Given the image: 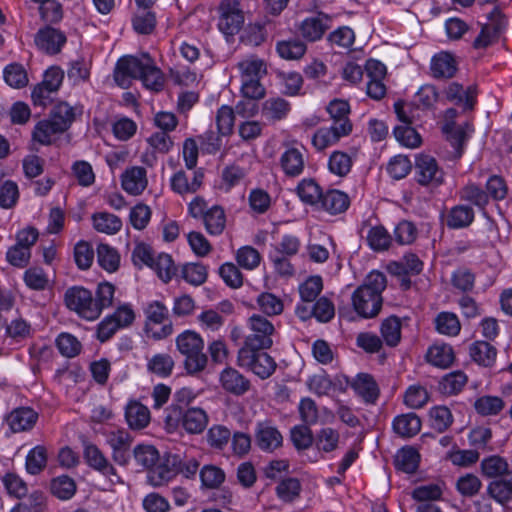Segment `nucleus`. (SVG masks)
<instances>
[{
  "label": "nucleus",
  "instance_id": "1",
  "mask_svg": "<svg viewBox=\"0 0 512 512\" xmlns=\"http://www.w3.org/2000/svg\"><path fill=\"white\" fill-rule=\"evenodd\" d=\"M386 286V276L382 272L369 273L351 296L355 312L362 318L376 317L382 308V292Z\"/></svg>",
  "mask_w": 512,
  "mask_h": 512
},
{
  "label": "nucleus",
  "instance_id": "2",
  "mask_svg": "<svg viewBox=\"0 0 512 512\" xmlns=\"http://www.w3.org/2000/svg\"><path fill=\"white\" fill-rule=\"evenodd\" d=\"M178 351L185 356L184 366L189 374H196L205 369L207 356L203 352L204 341L199 334L186 330L176 338Z\"/></svg>",
  "mask_w": 512,
  "mask_h": 512
},
{
  "label": "nucleus",
  "instance_id": "3",
  "mask_svg": "<svg viewBox=\"0 0 512 512\" xmlns=\"http://www.w3.org/2000/svg\"><path fill=\"white\" fill-rule=\"evenodd\" d=\"M265 349L240 348L237 357L238 365L248 368L261 379L269 378L276 369V362L269 354L262 351Z\"/></svg>",
  "mask_w": 512,
  "mask_h": 512
},
{
  "label": "nucleus",
  "instance_id": "4",
  "mask_svg": "<svg viewBox=\"0 0 512 512\" xmlns=\"http://www.w3.org/2000/svg\"><path fill=\"white\" fill-rule=\"evenodd\" d=\"M66 306L87 320L99 317V308L94 303L92 293L82 287H72L65 292Z\"/></svg>",
  "mask_w": 512,
  "mask_h": 512
},
{
  "label": "nucleus",
  "instance_id": "5",
  "mask_svg": "<svg viewBox=\"0 0 512 512\" xmlns=\"http://www.w3.org/2000/svg\"><path fill=\"white\" fill-rule=\"evenodd\" d=\"M251 333L246 336L244 346L248 348H271L274 325L264 316L253 314L248 319Z\"/></svg>",
  "mask_w": 512,
  "mask_h": 512
},
{
  "label": "nucleus",
  "instance_id": "6",
  "mask_svg": "<svg viewBox=\"0 0 512 512\" xmlns=\"http://www.w3.org/2000/svg\"><path fill=\"white\" fill-rule=\"evenodd\" d=\"M146 57H150L149 54L144 53L141 57L128 55L120 58L114 70L115 82L122 88H128L131 85V79H140L146 67Z\"/></svg>",
  "mask_w": 512,
  "mask_h": 512
},
{
  "label": "nucleus",
  "instance_id": "7",
  "mask_svg": "<svg viewBox=\"0 0 512 512\" xmlns=\"http://www.w3.org/2000/svg\"><path fill=\"white\" fill-rule=\"evenodd\" d=\"M219 29L227 36L237 34L244 23V14L238 0H222L219 5Z\"/></svg>",
  "mask_w": 512,
  "mask_h": 512
},
{
  "label": "nucleus",
  "instance_id": "8",
  "mask_svg": "<svg viewBox=\"0 0 512 512\" xmlns=\"http://www.w3.org/2000/svg\"><path fill=\"white\" fill-rule=\"evenodd\" d=\"M83 456L89 467L107 477L112 485L121 484V477L102 451L93 443L84 441Z\"/></svg>",
  "mask_w": 512,
  "mask_h": 512
},
{
  "label": "nucleus",
  "instance_id": "9",
  "mask_svg": "<svg viewBox=\"0 0 512 512\" xmlns=\"http://www.w3.org/2000/svg\"><path fill=\"white\" fill-rule=\"evenodd\" d=\"M415 177L422 186L437 187L444 181V172L434 157L420 154L415 161Z\"/></svg>",
  "mask_w": 512,
  "mask_h": 512
},
{
  "label": "nucleus",
  "instance_id": "10",
  "mask_svg": "<svg viewBox=\"0 0 512 512\" xmlns=\"http://www.w3.org/2000/svg\"><path fill=\"white\" fill-rule=\"evenodd\" d=\"M506 27V19L498 8L489 14V21L482 26L480 34L475 38L473 46L476 49L486 48L498 39Z\"/></svg>",
  "mask_w": 512,
  "mask_h": 512
},
{
  "label": "nucleus",
  "instance_id": "11",
  "mask_svg": "<svg viewBox=\"0 0 512 512\" xmlns=\"http://www.w3.org/2000/svg\"><path fill=\"white\" fill-rule=\"evenodd\" d=\"M254 439L256 446L264 452H273L280 448L283 443L282 434L269 421L257 423Z\"/></svg>",
  "mask_w": 512,
  "mask_h": 512
},
{
  "label": "nucleus",
  "instance_id": "12",
  "mask_svg": "<svg viewBox=\"0 0 512 512\" xmlns=\"http://www.w3.org/2000/svg\"><path fill=\"white\" fill-rule=\"evenodd\" d=\"M458 112L454 108L445 111L446 124L443 126V132L446 134L447 140L454 148V158H460L463 153L464 144L468 138V134L463 126H457L454 122Z\"/></svg>",
  "mask_w": 512,
  "mask_h": 512
},
{
  "label": "nucleus",
  "instance_id": "13",
  "mask_svg": "<svg viewBox=\"0 0 512 512\" xmlns=\"http://www.w3.org/2000/svg\"><path fill=\"white\" fill-rule=\"evenodd\" d=\"M177 474V458L168 456L149 470L148 481L151 485L158 487L167 484Z\"/></svg>",
  "mask_w": 512,
  "mask_h": 512
},
{
  "label": "nucleus",
  "instance_id": "14",
  "mask_svg": "<svg viewBox=\"0 0 512 512\" xmlns=\"http://www.w3.org/2000/svg\"><path fill=\"white\" fill-rule=\"evenodd\" d=\"M35 43L39 49L54 55L59 53L66 43V36L60 30L47 26L37 32Z\"/></svg>",
  "mask_w": 512,
  "mask_h": 512
},
{
  "label": "nucleus",
  "instance_id": "15",
  "mask_svg": "<svg viewBox=\"0 0 512 512\" xmlns=\"http://www.w3.org/2000/svg\"><path fill=\"white\" fill-rule=\"evenodd\" d=\"M350 134V126L347 122L338 126H331L329 128H320L316 131L312 138L314 147L318 150H324L339 141L343 136Z\"/></svg>",
  "mask_w": 512,
  "mask_h": 512
},
{
  "label": "nucleus",
  "instance_id": "16",
  "mask_svg": "<svg viewBox=\"0 0 512 512\" xmlns=\"http://www.w3.org/2000/svg\"><path fill=\"white\" fill-rule=\"evenodd\" d=\"M220 382L224 390L236 396L244 395L250 389V381L232 367L221 372Z\"/></svg>",
  "mask_w": 512,
  "mask_h": 512
},
{
  "label": "nucleus",
  "instance_id": "17",
  "mask_svg": "<svg viewBox=\"0 0 512 512\" xmlns=\"http://www.w3.org/2000/svg\"><path fill=\"white\" fill-rule=\"evenodd\" d=\"M476 87L469 86L464 89L463 86L457 82H452L445 90V96L448 101L454 102L457 105H462L465 110H472L476 102Z\"/></svg>",
  "mask_w": 512,
  "mask_h": 512
},
{
  "label": "nucleus",
  "instance_id": "18",
  "mask_svg": "<svg viewBox=\"0 0 512 512\" xmlns=\"http://www.w3.org/2000/svg\"><path fill=\"white\" fill-rule=\"evenodd\" d=\"M122 188L131 195L141 194L147 187L146 170L143 167L135 166L127 169L122 174Z\"/></svg>",
  "mask_w": 512,
  "mask_h": 512
},
{
  "label": "nucleus",
  "instance_id": "19",
  "mask_svg": "<svg viewBox=\"0 0 512 512\" xmlns=\"http://www.w3.org/2000/svg\"><path fill=\"white\" fill-rule=\"evenodd\" d=\"M38 419V414L31 408L22 407L13 410L6 418L10 429L22 432L31 429Z\"/></svg>",
  "mask_w": 512,
  "mask_h": 512
},
{
  "label": "nucleus",
  "instance_id": "20",
  "mask_svg": "<svg viewBox=\"0 0 512 512\" xmlns=\"http://www.w3.org/2000/svg\"><path fill=\"white\" fill-rule=\"evenodd\" d=\"M330 22L331 18L328 15L319 13L317 16L307 18L302 22L301 34L309 41H316L330 28Z\"/></svg>",
  "mask_w": 512,
  "mask_h": 512
},
{
  "label": "nucleus",
  "instance_id": "21",
  "mask_svg": "<svg viewBox=\"0 0 512 512\" xmlns=\"http://www.w3.org/2000/svg\"><path fill=\"white\" fill-rule=\"evenodd\" d=\"M125 418L131 429L141 430L150 423V411L139 401L132 400L125 408Z\"/></svg>",
  "mask_w": 512,
  "mask_h": 512
},
{
  "label": "nucleus",
  "instance_id": "22",
  "mask_svg": "<svg viewBox=\"0 0 512 512\" xmlns=\"http://www.w3.org/2000/svg\"><path fill=\"white\" fill-rule=\"evenodd\" d=\"M204 173L202 170L193 172V178L188 180L184 171H178L171 179V188L178 194L195 193L202 185Z\"/></svg>",
  "mask_w": 512,
  "mask_h": 512
},
{
  "label": "nucleus",
  "instance_id": "23",
  "mask_svg": "<svg viewBox=\"0 0 512 512\" xmlns=\"http://www.w3.org/2000/svg\"><path fill=\"white\" fill-rule=\"evenodd\" d=\"M431 71L435 78H452L457 72V63L454 56L448 52L435 55L431 61Z\"/></svg>",
  "mask_w": 512,
  "mask_h": 512
},
{
  "label": "nucleus",
  "instance_id": "24",
  "mask_svg": "<svg viewBox=\"0 0 512 512\" xmlns=\"http://www.w3.org/2000/svg\"><path fill=\"white\" fill-rule=\"evenodd\" d=\"M351 386L357 395L368 404H374L379 397L378 385L369 374H359L353 380Z\"/></svg>",
  "mask_w": 512,
  "mask_h": 512
},
{
  "label": "nucleus",
  "instance_id": "25",
  "mask_svg": "<svg viewBox=\"0 0 512 512\" xmlns=\"http://www.w3.org/2000/svg\"><path fill=\"white\" fill-rule=\"evenodd\" d=\"M280 165L285 175L299 176L305 165L303 153L294 147L287 148L280 157Z\"/></svg>",
  "mask_w": 512,
  "mask_h": 512
},
{
  "label": "nucleus",
  "instance_id": "26",
  "mask_svg": "<svg viewBox=\"0 0 512 512\" xmlns=\"http://www.w3.org/2000/svg\"><path fill=\"white\" fill-rule=\"evenodd\" d=\"M487 493L500 504L509 502L512 499V471L490 482Z\"/></svg>",
  "mask_w": 512,
  "mask_h": 512
},
{
  "label": "nucleus",
  "instance_id": "27",
  "mask_svg": "<svg viewBox=\"0 0 512 512\" xmlns=\"http://www.w3.org/2000/svg\"><path fill=\"white\" fill-rule=\"evenodd\" d=\"M321 206L330 214H339L346 211L350 205L348 195L339 190H329L322 194Z\"/></svg>",
  "mask_w": 512,
  "mask_h": 512
},
{
  "label": "nucleus",
  "instance_id": "28",
  "mask_svg": "<svg viewBox=\"0 0 512 512\" xmlns=\"http://www.w3.org/2000/svg\"><path fill=\"white\" fill-rule=\"evenodd\" d=\"M474 220V210L467 205H456L446 216V225L451 229L466 228Z\"/></svg>",
  "mask_w": 512,
  "mask_h": 512
},
{
  "label": "nucleus",
  "instance_id": "29",
  "mask_svg": "<svg viewBox=\"0 0 512 512\" xmlns=\"http://www.w3.org/2000/svg\"><path fill=\"white\" fill-rule=\"evenodd\" d=\"M471 358L484 367H490L494 364L497 356V350L487 341H476L470 348Z\"/></svg>",
  "mask_w": 512,
  "mask_h": 512
},
{
  "label": "nucleus",
  "instance_id": "30",
  "mask_svg": "<svg viewBox=\"0 0 512 512\" xmlns=\"http://www.w3.org/2000/svg\"><path fill=\"white\" fill-rule=\"evenodd\" d=\"M208 424V416L201 408H188L185 411L183 428L189 434L202 433Z\"/></svg>",
  "mask_w": 512,
  "mask_h": 512
},
{
  "label": "nucleus",
  "instance_id": "31",
  "mask_svg": "<svg viewBox=\"0 0 512 512\" xmlns=\"http://www.w3.org/2000/svg\"><path fill=\"white\" fill-rule=\"evenodd\" d=\"M395 433L404 438H410L419 433L421 429V420L414 413L400 415L393 422Z\"/></svg>",
  "mask_w": 512,
  "mask_h": 512
},
{
  "label": "nucleus",
  "instance_id": "32",
  "mask_svg": "<svg viewBox=\"0 0 512 512\" xmlns=\"http://www.w3.org/2000/svg\"><path fill=\"white\" fill-rule=\"evenodd\" d=\"M63 132L61 124L54 123L49 118L41 120L36 124L32 132V138L41 145H50L52 143V137Z\"/></svg>",
  "mask_w": 512,
  "mask_h": 512
},
{
  "label": "nucleus",
  "instance_id": "33",
  "mask_svg": "<svg viewBox=\"0 0 512 512\" xmlns=\"http://www.w3.org/2000/svg\"><path fill=\"white\" fill-rule=\"evenodd\" d=\"M206 231L210 235H220L226 225L225 211L221 206L215 205L208 209L203 217Z\"/></svg>",
  "mask_w": 512,
  "mask_h": 512
},
{
  "label": "nucleus",
  "instance_id": "34",
  "mask_svg": "<svg viewBox=\"0 0 512 512\" xmlns=\"http://www.w3.org/2000/svg\"><path fill=\"white\" fill-rule=\"evenodd\" d=\"M481 472L487 478H500L510 473L507 461L499 455L484 458L480 464Z\"/></svg>",
  "mask_w": 512,
  "mask_h": 512
},
{
  "label": "nucleus",
  "instance_id": "35",
  "mask_svg": "<svg viewBox=\"0 0 512 512\" xmlns=\"http://www.w3.org/2000/svg\"><path fill=\"white\" fill-rule=\"evenodd\" d=\"M140 80L144 86L150 90L158 92L163 89V73L158 67H156L151 57H146V67L141 74Z\"/></svg>",
  "mask_w": 512,
  "mask_h": 512
},
{
  "label": "nucleus",
  "instance_id": "36",
  "mask_svg": "<svg viewBox=\"0 0 512 512\" xmlns=\"http://www.w3.org/2000/svg\"><path fill=\"white\" fill-rule=\"evenodd\" d=\"M420 455L413 447H404L400 449L395 456V466L397 469L411 474L414 473L419 465Z\"/></svg>",
  "mask_w": 512,
  "mask_h": 512
},
{
  "label": "nucleus",
  "instance_id": "37",
  "mask_svg": "<svg viewBox=\"0 0 512 512\" xmlns=\"http://www.w3.org/2000/svg\"><path fill=\"white\" fill-rule=\"evenodd\" d=\"M94 228L101 233L115 234L122 227V221L119 217L108 212L95 213L92 216Z\"/></svg>",
  "mask_w": 512,
  "mask_h": 512
},
{
  "label": "nucleus",
  "instance_id": "38",
  "mask_svg": "<svg viewBox=\"0 0 512 512\" xmlns=\"http://www.w3.org/2000/svg\"><path fill=\"white\" fill-rule=\"evenodd\" d=\"M301 490V482L295 477L282 479L275 488L276 495L283 502H293L300 496Z\"/></svg>",
  "mask_w": 512,
  "mask_h": 512
},
{
  "label": "nucleus",
  "instance_id": "39",
  "mask_svg": "<svg viewBox=\"0 0 512 512\" xmlns=\"http://www.w3.org/2000/svg\"><path fill=\"white\" fill-rule=\"evenodd\" d=\"M427 360L432 365L446 368L453 363V349L448 344L434 345L427 352Z\"/></svg>",
  "mask_w": 512,
  "mask_h": 512
},
{
  "label": "nucleus",
  "instance_id": "40",
  "mask_svg": "<svg viewBox=\"0 0 512 512\" xmlns=\"http://www.w3.org/2000/svg\"><path fill=\"white\" fill-rule=\"evenodd\" d=\"M459 196L461 200L472 203L481 210H485V207L489 203L488 194L474 183H468L461 188Z\"/></svg>",
  "mask_w": 512,
  "mask_h": 512
},
{
  "label": "nucleus",
  "instance_id": "41",
  "mask_svg": "<svg viewBox=\"0 0 512 512\" xmlns=\"http://www.w3.org/2000/svg\"><path fill=\"white\" fill-rule=\"evenodd\" d=\"M339 433L331 427L322 428L315 436L314 443L319 451L330 453L338 447Z\"/></svg>",
  "mask_w": 512,
  "mask_h": 512
},
{
  "label": "nucleus",
  "instance_id": "42",
  "mask_svg": "<svg viewBox=\"0 0 512 512\" xmlns=\"http://www.w3.org/2000/svg\"><path fill=\"white\" fill-rule=\"evenodd\" d=\"M174 361L169 354H156L148 360L147 370L159 377H167L172 373Z\"/></svg>",
  "mask_w": 512,
  "mask_h": 512
},
{
  "label": "nucleus",
  "instance_id": "43",
  "mask_svg": "<svg viewBox=\"0 0 512 512\" xmlns=\"http://www.w3.org/2000/svg\"><path fill=\"white\" fill-rule=\"evenodd\" d=\"M436 330L444 335L456 336L461 330L458 317L451 312H441L435 319Z\"/></svg>",
  "mask_w": 512,
  "mask_h": 512
},
{
  "label": "nucleus",
  "instance_id": "44",
  "mask_svg": "<svg viewBox=\"0 0 512 512\" xmlns=\"http://www.w3.org/2000/svg\"><path fill=\"white\" fill-rule=\"evenodd\" d=\"M153 269L158 277L165 283L169 282L176 273V267L172 260V257L166 253H160L155 256Z\"/></svg>",
  "mask_w": 512,
  "mask_h": 512
},
{
  "label": "nucleus",
  "instance_id": "45",
  "mask_svg": "<svg viewBox=\"0 0 512 512\" xmlns=\"http://www.w3.org/2000/svg\"><path fill=\"white\" fill-rule=\"evenodd\" d=\"M238 66L241 70L242 80H260L261 77L267 73L265 62L257 58L243 60L238 64Z\"/></svg>",
  "mask_w": 512,
  "mask_h": 512
},
{
  "label": "nucleus",
  "instance_id": "46",
  "mask_svg": "<svg viewBox=\"0 0 512 512\" xmlns=\"http://www.w3.org/2000/svg\"><path fill=\"white\" fill-rule=\"evenodd\" d=\"M297 194L300 199L310 205L320 202L322 191L313 179L302 180L297 187Z\"/></svg>",
  "mask_w": 512,
  "mask_h": 512
},
{
  "label": "nucleus",
  "instance_id": "47",
  "mask_svg": "<svg viewBox=\"0 0 512 512\" xmlns=\"http://www.w3.org/2000/svg\"><path fill=\"white\" fill-rule=\"evenodd\" d=\"M183 279L194 286L202 285L208 276L207 267L202 263H187L182 267Z\"/></svg>",
  "mask_w": 512,
  "mask_h": 512
},
{
  "label": "nucleus",
  "instance_id": "48",
  "mask_svg": "<svg viewBox=\"0 0 512 512\" xmlns=\"http://www.w3.org/2000/svg\"><path fill=\"white\" fill-rule=\"evenodd\" d=\"M474 408L483 416L496 415L504 408V401L498 396L485 395L475 401Z\"/></svg>",
  "mask_w": 512,
  "mask_h": 512
},
{
  "label": "nucleus",
  "instance_id": "49",
  "mask_svg": "<svg viewBox=\"0 0 512 512\" xmlns=\"http://www.w3.org/2000/svg\"><path fill=\"white\" fill-rule=\"evenodd\" d=\"M133 453L137 463L148 470L160 461L159 452L151 445H138Z\"/></svg>",
  "mask_w": 512,
  "mask_h": 512
},
{
  "label": "nucleus",
  "instance_id": "50",
  "mask_svg": "<svg viewBox=\"0 0 512 512\" xmlns=\"http://www.w3.org/2000/svg\"><path fill=\"white\" fill-rule=\"evenodd\" d=\"M289 111V103L282 98H270L263 104L262 113L267 119L280 120Z\"/></svg>",
  "mask_w": 512,
  "mask_h": 512
},
{
  "label": "nucleus",
  "instance_id": "51",
  "mask_svg": "<svg viewBox=\"0 0 512 512\" xmlns=\"http://www.w3.org/2000/svg\"><path fill=\"white\" fill-rule=\"evenodd\" d=\"M47 463V450L44 446L34 447L26 457V469L28 473L36 475L40 473Z\"/></svg>",
  "mask_w": 512,
  "mask_h": 512
},
{
  "label": "nucleus",
  "instance_id": "52",
  "mask_svg": "<svg viewBox=\"0 0 512 512\" xmlns=\"http://www.w3.org/2000/svg\"><path fill=\"white\" fill-rule=\"evenodd\" d=\"M305 51V44L299 40L280 41L277 44V52L283 59H300L305 54Z\"/></svg>",
  "mask_w": 512,
  "mask_h": 512
},
{
  "label": "nucleus",
  "instance_id": "53",
  "mask_svg": "<svg viewBox=\"0 0 512 512\" xmlns=\"http://www.w3.org/2000/svg\"><path fill=\"white\" fill-rule=\"evenodd\" d=\"M381 334L387 345L396 346L401 338L400 320L395 316L384 320L381 325Z\"/></svg>",
  "mask_w": 512,
  "mask_h": 512
},
{
  "label": "nucleus",
  "instance_id": "54",
  "mask_svg": "<svg viewBox=\"0 0 512 512\" xmlns=\"http://www.w3.org/2000/svg\"><path fill=\"white\" fill-rule=\"evenodd\" d=\"M429 416L432 428L440 433L446 431L453 421L451 411L445 406L432 408Z\"/></svg>",
  "mask_w": 512,
  "mask_h": 512
},
{
  "label": "nucleus",
  "instance_id": "55",
  "mask_svg": "<svg viewBox=\"0 0 512 512\" xmlns=\"http://www.w3.org/2000/svg\"><path fill=\"white\" fill-rule=\"evenodd\" d=\"M50 489L57 498L67 500L75 494L76 484L72 478L61 476L52 480Z\"/></svg>",
  "mask_w": 512,
  "mask_h": 512
},
{
  "label": "nucleus",
  "instance_id": "56",
  "mask_svg": "<svg viewBox=\"0 0 512 512\" xmlns=\"http://www.w3.org/2000/svg\"><path fill=\"white\" fill-rule=\"evenodd\" d=\"M327 111L334 121L333 126H338L347 122L350 126V132L352 131V124L348 118L350 106L347 101L335 99L329 103Z\"/></svg>",
  "mask_w": 512,
  "mask_h": 512
},
{
  "label": "nucleus",
  "instance_id": "57",
  "mask_svg": "<svg viewBox=\"0 0 512 512\" xmlns=\"http://www.w3.org/2000/svg\"><path fill=\"white\" fill-rule=\"evenodd\" d=\"M97 260L99 265L109 272L117 270L119 255L117 251L107 244H100L97 248Z\"/></svg>",
  "mask_w": 512,
  "mask_h": 512
},
{
  "label": "nucleus",
  "instance_id": "58",
  "mask_svg": "<svg viewBox=\"0 0 512 512\" xmlns=\"http://www.w3.org/2000/svg\"><path fill=\"white\" fill-rule=\"evenodd\" d=\"M50 119L54 123L61 124V127H63V131L65 132L75 120L74 108L65 102L59 103L53 108L50 114Z\"/></svg>",
  "mask_w": 512,
  "mask_h": 512
},
{
  "label": "nucleus",
  "instance_id": "59",
  "mask_svg": "<svg viewBox=\"0 0 512 512\" xmlns=\"http://www.w3.org/2000/svg\"><path fill=\"white\" fill-rule=\"evenodd\" d=\"M261 311L268 316L279 315L283 312L284 305L280 298L272 293H262L257 298Z\"/></svg>",
  "mask_w": 512,
  "mask_h": 512
},
{
  "label": "nucleus",
  "instance_id": "60",
  "mask_svg": "<svg viewBox=\"0 0 512 512\" xmlns=\"http://www.w3.org/2000/svg\"><path fill=\"white\" fill-rule=\"evenodd\" d=\"M291 441L297 450H306L314 443L311 429L307 425H298L291 429Z\"/></svg>",
  "mask_w": 512,
  "mask_h": 512
},
{
  "label": "nucleus",
  "instance_id": "61",
  "mask_svg": "<svg viewBox=\"0 0 512 512\" xmlns=\"http://www.w3.org/2000/svg\"><path fill=\"white\" fill-rule=\"evenodd\" d=\"M4 79L9 86L14 88L25 87L28 83L27 73L20 64L8 65L4 70Z\"/></svg>",
  "mask_w": 512,
  "mask_h": 512
},
{
  "label": "nucleus",
  "instance_id": "62",
  "mask_svg": "<svg viewBox=\"0 0 512 512\" xmlns=\"http://www.w3.org/2000/svg\"><path fill=\"white\" fill-rule=\"evenodd\" d=\"M60 353L68 358L77 356L81 351V343L72 334L62 333L56 340Z\"/></svg>",
  "mask_w": 512,
  "mask_h": 512
},
{
  "label": "nucleus",
  "instance_id": "63",
  "mask_svg": "<svg viewBox=\"0 0 512 512\" xmlns=\"http://www.w3.org/2000/svg\"><path fill=\"white\" fill-rule=\"evenodd\" d=\"M369 246L375 251L386 250L391 241V237L382 226L372 227L367 235Z\"/></svg>",
  "mask_w": 512,
  "mask_h": 512
},
{
  "label": "nucleus",
  "instance_id": "64",
  "mask_svg": "<svg viewBox=\"0 0 512 512\" xmlns=\"http://www.w3.org/2000/svg\"><path fill=\"white\" fill-rule=\"evenodd\" d=\"M18 198V185L11 180L5 181L0 187V207L11 209L16 205Z\"/></svg>",
  "mask_w": 512,
  "mask_h": 512
}]
</instances>
